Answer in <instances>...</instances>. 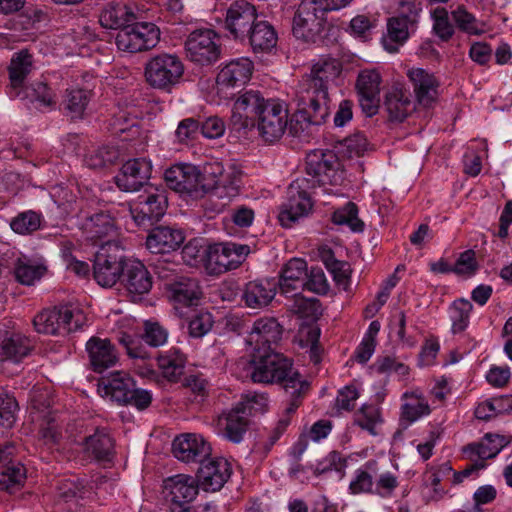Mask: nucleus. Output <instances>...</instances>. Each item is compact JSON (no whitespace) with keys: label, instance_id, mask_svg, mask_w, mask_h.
Here are the masks:
<instances>
[{"label":"nucleus","instance_id":"1","mask_svg":"<svg viewBox=\"0 0 512 512\" xmlns=\"http://www.w3.org/2000/svg\"><path fill=\"white\" fill-rule=\"evenodd\" d=\"M250 364L253 382L279 384L285 394L283 414L264 444L265 450L269 451L290 425L292 416L310 390V384L293 368L291 360L275 349L254 348Z\"/></svg>","mask_w":512,"mask_h":512},{"label":"nucleus","instance_id":"2","mask_svg":"<svg viewBox=\"0 0 512 512\" xmlns=\"http://www.w3.org/2000/svg\"><path fill=\"white\" fill-rule=\"evenodd\" d=\"M341 72V65L334 58H321L313 64L309 74L302 77L296 95L297 110L291 132L306 138L311 128L323 124L330 113L329 82Z\"/></svg>","mask_w":512,"mask_h":512},{"label":"nucleus","instance_id":"3","mask_svg":"<svg viewBox=\"0 0 512 512\" xmlns=\"http://www.w3.org/2000/svg\"><path fill=\"white\" fill-rule=\"evenodd\" d=\"M266 402L267 397L264 394H247L245 400L222 411L217 417L218 435L231 443H241L249 429V416L254 404L264 406Z\"/></svg>","mask_w":512,"mask_h":512},{"label":"nucleus","instance_id":"4","mask_svg":"<svg viewBox=\"0 0 512 512\" xmlns=\"http://www.w3.org/2000/svg\"><path fill=\"white\" fill-rule=\"evenodd\" d=\"M85 324L83 311L71 306L45 309L33 319L35 330L47 335H66L81 329Z\"/></svg>","mask_w":512,"mask_h":512},{"label":"nucleus","instance_id":"5","mask_svg":"<svg viewBox=\"0 0 512 512\" xmlns=\"http://www.w3.org/2000/svg\"><path fill=\"white\" fill-rule=\"evenodd\" d=\"M184 74V65L176 54L160 53L150 58L144 67L146 82L154 89L171 92Z\"/></svg>","mask_w":512,"mask_h":512},{"label":"nucleus","instance_id":"6","mask_svg":"<svg viewBox=\"0 0 512 512\" xmlns=\"http://www.w3.org/2000/svg\"><path fill=\"white\" fill-rule=\"evenodd\" d=\"M328 11L322 0H303L293 17V35L304 42H316L324 28Z\"/></svg>","mask_w":512,"mask_h":512},{"label":"nucleus","instance_id":"7","mask_svg":"<svg viewBox=\"0 0 512 512\" xmlns=\"http://www.w3.org/2000/svg\"><path fill=\"white\" fill-rule=\"evenodd\" d=\"M126 261L127 257L107 240L95 255L93 278L101 287L112 288L121 283Z\"/></svg>","mask_w":512,"mask_h":512},{"label":"nucleus","instance_id":"8","mask_svg":"<svg viewBox=\"0 0 512 512\" xmlns=\"http://www.w3.org/2000/svg\"><path fill=\"white\" fill-rule=\"evenodd\" d=\"M311 187L308 178H297L287 189L286 201L281 205L278 219L280 224L291 227L299 218L307 216L313 207L310 197Z\"/></svg>","mask_w":512,"mask_h":512},{"label":"nucleus","instance_id":"9","mask_svg":"<svg viewBox=\"0 0 512 512\" xmlns=\"http://www.w3.org/2000/svg\"><path fill=\"white\" fill-rule=\"evenodd\" d=\"M306 174L311 176L308 181L312 188L331 184L335 185L341 179L340 162L332 150L316 149L306 155Z\"/></svg>","mask_w":512,"mask_h":512},{"label":"nucleus","instance_id":"10","mask_svg":"<svg viewBox=\"0 0 512 512\" xmlns=\"http://www.w3.org/2000/svg\"><path fill=\"white\" fill-rule=\"evenodd\" d=\"M270 99H265L259 91L249 90L239 95L232 107L230 126L237 132H246L256 126V121Z\"/></svg>","mask_w":512,"mask_h":512},{"label":"nucleus","instance_id":"11","mask_svg":"<svg viewBox=\"0 0 512 512\" xmlns=\"http://www.w3.org/2000/svg\"><path fill=\"white\" fill-rule=\"evenodd\" d=\"M185 51L190 61L205 66L218 61L221 46L217 34L212 29H196L188 35Z\"/></svg>","mask_w":512,"mask_h":512},{"label":"nucleus","instance_id":"12","mask_svg":"<svg viewBox=\"0 0 512 512\" xmlns=\"http://www.w3.org/2000/svg\"><path fill=\"white\" fill-rule=\"evenodd\" d=\"M167 209V196L163 189L151 186L140 195L138 200L130 207V214L137 226L144 229L159 221Z\"/></svg>","mask_w":512,"mask_h":512},{"label":"nucleus","instance_id":"13","mask_svg":"<svg viewBox=\"0 0 512 512\" xmlns=\"http://www.w3.org/2000/svg\"><path fill=\"white\" fill-rule=\"evenodd\" d=\"M250 253V247L233 242L217 243L208 247L207 269L221 274L238 268Z\"/></svg>","mask_w":512,"mask_h":512},{"label":"nucleus","instance_id":"14","mask_svg":"<svg viewBox=\"0 0 512 512\" xmlns=\"http://www.w3.org/2000/svg\"><path fill=\"white\" fill-rule=\"evenodd\" d=\"M257 20L255 5L246 0H236L226 10L224 29L234 40L245 42Z\"/></svg>","mask_w":512,"mask_h":512},{"label":"nucleus","instance_id":"15","mask_svg":"<svg viewBox=\"0 0 512 512\" xmlns=\"http://www.w3.org/2000/svg\"><path fill=\"white\" fill-rule=\"evenodd\" d=\"M201 178L200 171L190 164L174 165L164 173L165 182L170 189L192 198H200L207 193Z\"/></svg>","mask_w":512,"mask_h":512},{"label":"nucleus","instance_id":"16","mask_svg":"<svg viewBox=\"0 0 512 512\" xmlns=\"http://www.w3.org/2000/svg\"><path fill=\"white\" fill-rule=\"evenodd\" d=\"M288 124V110L277 99L270 102L256 121L259 136L267 143H275L282 138Z\"/></svg>","mask_w":512,"mask_h":512},{"label":"nucleus","instance_id":"17","mask_svg":"<svg viewBox=\"0 0 512 512\" xmlns=\"http://www.w3.org/2000/svg\"><path fill=\"white\" fill-rule=\"evenodd\" d=\"M242 177V171L236 166L231 165L220 173L218 180L212 187L206 186V194H209L208 201L220 200V202L211 207L213 212H222L239 195L243 185Z\"/></svg>","mask_w":512,"mask_h":512},{"label":"nucleus","instance_id":"18","mask_svg":"<svg viewBox=\"0 0 512 512\" xmlns=\"http://www.w3.org/2000/svg\"><path fill=\"white\" fill-rule=\"evenodd\" d=\"M152 164L145 158L126 161L114 177L116 186L124 192H135L148 185Z\"/></svg>","mask_w":512,"mask_h":512},{"label":"nucleus","instance_id":"19","mask_svg":"<svg viewBox=\"0 0 512 512\" xmlns=\"http://www.w3.org/2000/svg\"><path fill=\"white\" fill-rule=\"evenodd\" d=\"M380 73L375 69H366L358 74L356 89L362 111L369 117L375 115L380 107Z\"/></svg>","mask_w":512,"mask_h":512},{"label":"nucleus","instance_id":"20","mask_svg":"<svg viewBox=\"0 0 512 512\" xmlns=\"http://www.w3.org/2000/svg\"><path fill=\"white\" fill-rule=\"evenodd\" d=\"M231 475V467L223 458L204 459L197 470L196 481L205 492L219 491Z\"/></svg>","mask_w":512,"mask_h":512},{"label":"nucleus","instance_id":"21","mask_svg":"<svg viewBox=\"0 0 512 512\" xmlns=\"http://www.w3.org/2000/svg\"><path fill=\"white\" fill-rule=\"evenodd\" d=\"M210 444L200 435L184 434L176 437L172 444L174 456L185 463L199 464L211 455Z\"/></svg>","mask_w":512,"mask_h":512},{"label":"nucleus","instance_id":"22","mask_svg":"<svg viewBox=\"0 0 512 512\" xmlns=\"http://www.w3.org/2000/svg\"><path fill=\"white\" fill-rule=\"evenodd\" d=\"M91 369L102 373L118 362V352L108 338L91 337L85 345Z\"/></svg>","mask_w":512,"mask_h":512},{"label":"nucleus","instance_id":"23","mask_svg":"<svg viewBox=\"0 0 512 512\" xmlns=\"http://www.w3.org/2000/svg\"><path fill=\"white\" fill-rule=\"evenodd\" d=\"M82 445L84 453L98 462H110L115 455V439L107 427H95Z\"/></svg>","mask_w":512,"mask_h":512},{"label":"nucleus","instance_id":"24","mask_svg":"<svg viewBox=\"0 0 512 512\" xmlns=\"http://www.w3.org/2000/svg\"><path fill=\"white\" fill-rule=\"evenodd\" d=\"M164 489L171 502L182 509L181 512H184V509L188 512L186 505L196 498L200 487L196 478L178 474L164 481Z\"/></svg>","mask_w":512,"mask_h":512},{"label":"nucleus","instance_id":"25","mask_svg":"<svg viewBox=\"0 0 512 512\" xmlns=\"http://www.w3.org/2000/svg\"><path fill=\"white\" fill-rule=\"evenodd\" d=\"M121 284L132 296L147 294L152 288V276L139 260L127 258Z\"/></svg>","mask_w":512,"mask_h":512},{"label":"nucleus","instance_id":"26","mask_svg":"<svg viewBox=\"0 0 512 512\" xmlns=\"http://www.w3.org/2000/svg\"><path fill=\"white\" fill-rule=\"evenodd\" d=\"M415 99L423 107H431L437 100L439 81L433 73L422 68H413L408 72Z\"/></svg>","mask_w":512,"mask_h":512},{"label":"nucleus","instance_id":"27","mask_svg":"<svg viewBox=\"0 0 512 512\" xmlns=\"http://www.w3.org/2000/svg\"><path fill=\"white\" fill-rule=\"evenodd\" d=\"M165 285L168 297L174 303L176 309L198 305L202 291L197 279L180 276Z\"/></svg>","mask_w":512,"mask_h":512},{"label":"nucleus","instance_id":"28","mask_svg":"<svg viewBox=\"0 0 512 512\" xmlns=\"http://www.w3.org/2000/svg\"><path fill=\"white\" fill-rule=\"evenodd\" d=\"M283 328L274 317H261L255 320L248 336L254 348L274 349L282 338Z\"/></svg>","mask_w":512,"mask_h":512},{"label":"nucleus","instance_id":"29","mask_svg":"<svg viewBox=\"0 0 512 512\" xmlns=\"http://www.w3.org/2000/svg\"><path fill=\"white\" fill-rule=\"evenodd\" d=\"M277 288L278 282L275 278L249 281L244 287L242 299L247 307L261 309L272 302Z\"/></svg>","mask_w":512,"mask_h":512},{"label":"nucleus","instance_id":"30","mask_svg":"<svg viewBox=\"0 0 512 512\" xmlns=\"http://www.w3.org/2000/svg\"><path fill=\"white\" fill-rule=\"evenodd\" d=\"M180 229L170 226L154 227L147 236L146 246L151 253L167 254L176 251L184 242Z\"/></svg>","mask_w":512,"mask_h":512},{"label":"nucleus","instance_id":"31","mask_svg":"<svg viewBox=\"0 0 512 512\" xmlns=\"http://www.w3.org/2000/svg\"><path fill=\"white\" fill-rule=\"evenodd\" d=\"M136 385L134 379L124 371H116L99 380V391L112 401L123 405Z\"/></svg>","mask_w":512,"mask_h":512},{"label":"nucleus","instance_id":"32","mask_svg":"<svg viewBox=\"0 0 512 512\" xmlns=\"http://www.w3.org/2000/svg\"><path fill=\"white\" fill-rule=\"evenodd\" d=\"M252 71L253 63L248 58L232 60L218 73L217 85L220 89L240 87L249 81Z\"/></svg>","mask_w":512,"mask_h":512},{"label":"nucleus","instance_id":"33","mask_svg":"<svg viewBox=\"0 0 512 512\" xmlns=\"http://www.w3.org/2000/svg\"><path fill=\"white\" fill-rule=\"evenodd\" d=\"M83 230L88 240L93 244L100 243L101 246L105 245L107 240L112 242V239L117 236L114 219L104 212L88 217L83 224Z\"/></svg>","mask_w":512,"mask_h":512},{"label":"nucleus","instance_id":"34","mask_svg":"<svg viewBox=\"0 0 512 512\" xmlns=\"http://www.w3.org/2000/svg\"><path fill=\"white\" fill-rule=\"evenodd\" d=\"M136 15L126 3L111 1L106 3L99 14V23L106 29H122L128 23L135 21Z\"/></svg>","mask_w":512,"mask_h":512},{"label":"nucleus","instance_id":"35","mask_svg":"<svg viewBox=\"0 0 512 512\" xmlns=\"http://www.w3.org/2000/svg\"><path fill=\"white\" fill-rule=\"evenodd\" d=\"M32 55L27 50L15 53L9 65L10 86L8 94L10 97L21 96L24 81L32 69Z\"/></svg>","mask_w":512,"mask_h":512},{"label":"nucleus","instance_id":"36","mask_svg":"<svg viewBox=\"0 0 512 512\" xmlns=\"http://www.w3.org/2000/svg\"><path fill=\"white\" fill-rule=\"evenodd\" d=\"M278 36L274 26L267 20L258 19L251 28L245 42L254 53H268L277 44Z\"/></svg>","mask_w":512,"mask_h":512},{"label":"nucleus","instance_id":"37","mask_svg":"<svg viewBox=\"0 0 512 512\" xmlns=\"http://www.w3.org/2000/svg\"><path fill=\"white\" fill-rule=\"evenodd\" d=\"M307 262L301 258L289 260L282 268L280 278L277 280L282 294H288L299 288L302 289L307 278Z\"/></svg>","mask_w":512,"mask_h":512},{"label":"nucleus","instance_id":"38","mask_svg":"<svg viewBox=\"0 0 512 512\" xmlns=\"http://www.w3.org/2000/svg\"><path fill=\"white\" fill-rule=\"evenodd\" d=\"M92 96V90L87 88H67L61 103L65 115L71 120L82 119Z\"/></svg>","mask_w":512,"mask_h":512},{"label":"nucleus","instance_id":"39","mask_svg":"<svg viewBox=\"0 0 512 512\" xmlns=\"http://www.w3.org/2000/svg\"><path fill=\"white\" fill-rule=\"evenodd\" d=\"M384 107L391 121H404L415 109L409 94L399 88H392L387 92Z\"/></svg>","mask_w":512,"mask_h":512},{"label":"nucleus","instance_id":"40","mask_svg":"<svg viewBox=\"0 0 512 512\" xmlns=\"http://www.w3.org/2000/svg\"><path fill=\"white\" fill-rule=\"evenodd\" d=\"M20 90L22 93L18 98L29 100L38 109L54 108L56 106V95L44 82L37 81L29 86H24Z\"/></svg>","mask_w":512,"mask_h":512},{"label":"nucleus","instance_id":"41","mask_svg":"<svg viewBox=\"0 0 512 512\" xmlns=\"http://www.w3.org/2000/svg\"><path fill=\"white\" fill-rule=\"evenodd\" d=\"M30 351L29 340L20 334L6 336L0 344L1 361L20 362Z\"/></svg>","mask_w":512,"mask_h":512},{"label":"nucleus","instance_id":"42","mask_svg":"<svg viewBox=\"0 0 512 512\" xmlns=\"http://www.w3.org/2000/svg\"><path fill=\"white\" fill-rule=\"evenodd\" d=\"M404 398L409 399L401 407V418L409 424L417 421L431 412L428 402L417 392H406Z\"/></svg>","mask_w":512,"mask_h":512},{"label":"nucleus","instance_id":"43","mask_svg":"<svg viewBox=\"0 0 512 512\" xmlns=\"http://www.w3.org/2000/svg\"><path fill=\"white\" fill-rule=\"evenodd\" d=\"M472 310V303L465 298L453 301L449 307V317L452 323L451 331L453 334L461 333L468 327Z\"/></svg>","mask_w":512,"mask_h":512},{"label":"nucleus","instance_id":"44","mask_svg":"<svg viewBox=\"0 0 512 512\" xmlns=\"http://www.w3.org/2000/svg\"><path fill=\"white\" fill-rule=\"evenodd\" d=\"M156 360L163 376L169 381L175 382L183 374L185 359L179 352L160 354Z\"/></svg>","mask_w":512,"mask_h":512},{"label":"nucleus","instance_id":"45","mask_svg":"<svg viewBox=\"0 0 512 512\" xmlns=\"http://www.w3.org/2000/svg\"><path fill=\"white\" fill-rule=\"evenodd\" d=\"M26 479V470L20 463L6 466L0 473V490L10 494L20 490Z\"/></svg>","mask_w":512,"mask_h":512},{"label":"nucleus","instance_id":"46","mask_svg":"<svg viewBox=\"0 0 512 512\" xmlns=\"http://www.w3.org/2000/svg\"><path fill=\"white\" fill-rule=\"evenodd\" d=\"M331 219L336 225H347L353 232L364 230V222L358 217V207L353 202L335 210Z\"/></svg>","mask_w":512,"mask_h":512},{"label":"nucleus","instance_id":"47","mask_svg":"<svg viewBox=\"0 0 512 512\" xmlns=\"http://www.w3.org/2000/svg\"><path fill=\"white\" fill-rule=\"evenodd\" d=\"M380 423H382L381 411L375 405H363L354 414V424L373 436L377 435L376 426Z\"/></svg>","mask_w":512,"mask_h":512},{"label":"nucleus","instance_id":"48","mask_svg":"<svg viewBox=\"0 0 512 512\" xmlns=\"http://www.w3.org/2000/svg\"><path fill=\"white\" fill-rule=\"evenodd\" d=\"M138 38V51L154 48L160 40V29L151 22L134 23Z\"/></svg>","mask_w":512,"mask_h":512},{"label":"nucleus","instance_id":"49","mask_svg":"<svg viewBox=\"0 0 512 512\" xmlns=\"http://www.w3.org/2000/svg\"><path fill=\"white\" fill-rule=\"evenodd\" d=\"M46 272V267L40 264H31L18 260L14 267V276L22 285H33L40 280Z\"/></svg>","mask_w":512,"mask_h":512},{"label":"nucleus","instance_id":"50","mask_svg":"<svg viewBox=\"0 0 512 512\" xmlns=\"http://www.w3.org/2000/svg\"><path fill=\"white\" fill-rule=\"evenodd\" d=\"M41 225V218L34 211H25L19 213L16 217H14L10 222L11 229L18 234H30L37 229H39Z\"/></svg>","mask_w":512,"mask_h":512},{"label":"nucleus","instance_id":"51","mask_svg":"<svg viewBox=\"0 0 512 512\" xmlns=\"http://www.w3.org/2000/svg\"><path fill=\"white\" fill-rule=\"evenodd\" d=\"M17 408L18 404L13 396L0 392V427L8 429L13 426Z\"/></svg>","mask_w":512,"mask_h":512},{"label":"nucleus","instance_id":"52","mask_svg":"<svg viewBox=\"0 0 512 512\" xmlns=\"http://www.w3.org/2000/svg\"><path fill=\"white\" fill-rule=\"evenodd\" d=\"M181 255L183 261L188 265L193 266L199 262L205 261V265L207 266L208 248L204 247L198 239L190 240L183 247Z\"/></svg>","mask_w":512,"mask_h":512},{"label":"nucleus","instance_id":"53","mask_svg":"<svg viewBox=\"0 0 512 512\" xmlns=\"http://www.w3.org/2000/svg\"><path fill=\"white\" fill-rule=\"evenodd\" d=\"M115 43L117 48L121 51L129 53L139 52L135 25L127 24L122 29H120L116 35Z\"/></svg>","mask_w":512,"mask_h":512},{"label":"nucleus","instance_id":"54","mask_svg":"<svg viewBox=\"0 0 512 512\" xmlns=\"http://www.w3.org/2000/svg\"><path fill=\"white\" fill-rule=\"evenodd\" d=\"M319 307L320 303L316 298H305L299 293L293 295V304L291 305V309L300 317L308 318L316 316Z\"/></svg>","mask_w":512,"mask_h":512},{"label":"nucleus","instance_id":"55","mask_svg":"<svg viewBox=\"0 0 512 512\" xmlns=\"http://www.w3.org/2000/svg\"><path fill=\"white\" fill-rule=\"evenodd\" d=\"M213 316L207 311H201L193 316L189 322V334L194 338H201L207 334L213 326Z\"/></svg>","mask_w":512,"mask_h":512},{"label":"nucleus","instance_id":"56","mask_svg":"<svg viewBox=\"0 0 512 512\" xmlns=\"http://www.w3.org/2000/svg\"><path fill=\"white\" fill-rule=\"evenodd\" d=\"M152 266L155 274L162 280L173 282L179 278L177 273L180 270V265L170 257H160L153 262Z\"/></svg>","mask_w":512,"mask_h":512},{"label":"nucleus","instance_id":"57","mask_svg":"<svg viewBox=\"0 0 512 512\" xmlns=\"http://www.w3.org/2000/svg\"><path fill=\"white\" fill-rule=\"evenodd\" d=\"M167 330L158 322L146 321L142 339L150 346L158 347L167 341Z\"/></svg>","mask_w":512,"mask_h":512},{"label":"nucleus","instance_id":"58","mask_svg":"<svg viewBox=\"0 0 512 512\" xmlns=\"http://www.w3.org/2000/svg\"><path fill=\"white\" fill-rule=\"evenodd\" d=\"M200 123V133L207 139L220 138L226 130L225 122L216 115L200 118Z\"/></svg>","mask_w":512,"mask_h":512},{"label":"nucleus","instance_id":"59","mask_svg":"<svg viewBox=\"0 0 512 512\" xmlns=\"http://www.w3.org/2000/svg\"><path fill=\"white\" fill-rule=\"evenodd\" d=\"M432 16L434 19L433 29L435 33L442 40H449L454 33V28L449 22L447 11L444 8H437L433 11Z\"/></svg>","mask_w":512,"mask_h":512},{"label":"nucleus","instance_id":"60","mask_svg":"<svg viewBox=\"0 0 512 512\" xmlns=\"http://www.w3.org/2000/svg\"><path fill=\"white\" fill-rule=\"evenodd\" d=\"M200 118H185L181 120L176 129L175 135L179 142L185 143L189 140H194L200 133Z\"/></svg>","mask_w":512,"mask_h":512},{"label":"nucleus","instance_id":"61","mask_svg":"<svg viewBox=\"0 0 512 512\" xmlns=\"http://www.w3.org/2000/svg\"><path fill=\"white\" fill-rule=\"evenodd\" d=\"M410 27H412L411 24L402 18L397 16L390 18L387 23L389 39L396 43H403L409 36Z\"/></svg>","mask_w":512,"mask_h":512},{"label":"nucleus","instance_id":"62","mask_svg":"<svg viewBox=\"0 0 512 512\" xmlns=\"http://www.w3.org/2000/svg\"><path fill=\"white\" fill-rule=\"evenodd\" d=\"M490 437V435H486L487 442L470 444L465 450L470 451L471 455L477 456L481 460L480 462L495 457L500 452L501 446L494 445Z\"/></svg>","mask_w":512,"mask_h":512},{"label":"nucleus","instance_id":"63","mask_svg":"<svg viewBox=\"0 0 512 512\" xmlns=\"http://www.w3.org/2000/svg\"><path fill=\"white\" fill-rule=\"evenodd\" d=\"M328 288L325 275L320 268H312L310 274L304 280L302 290H308L315 293H325Z\"/></svg>","mask_w":512,"mask_h":512},{"label":"nucleus","instance_id":"64","mask_svg":"<svg viewBox=\"0 0 512 512\" xmlns=\"http://www.w3.org/2000/svg\"><path fill=\"white\" fill-rule=\"evenodd\" d=\"M373 476L366 470L358 469L355 478L351 481L349 489L352 494L371 493Z\"/></svg>","mask_w":512,"mask_h":512}]
</instances>
